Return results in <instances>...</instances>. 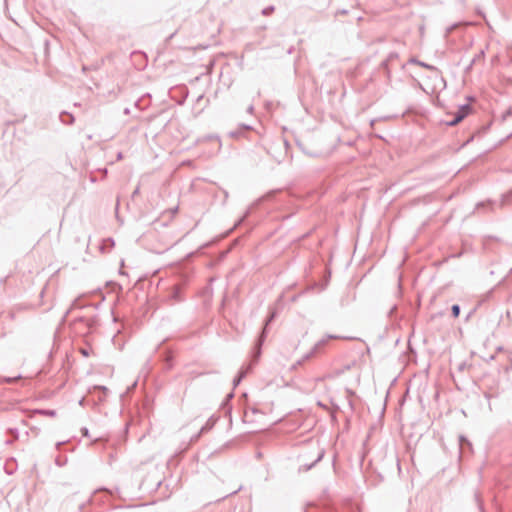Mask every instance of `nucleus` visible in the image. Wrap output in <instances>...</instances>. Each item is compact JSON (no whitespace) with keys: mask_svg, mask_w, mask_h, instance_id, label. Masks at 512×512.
I'll use <instances>...</instances> for the list:
<instances>
[{"mask_svg":"<svg viewBox=\"0 0 512 512\" xmlns=\"http://www.w3.org/2000/svg\"><path fill=\"white\" fill-rule=\"evenodd\" d=\"M121 158H122V153H118L117 159H121Z\"/></svg>","mask_w":512,"mask_h":512,"instance_id":"nucleus-37","label":"nucleus"},{"mask_svg":"<svg viewBox=\"0 0 512 512\" xmlns=\"http://www.w3.org/2000/svg\"><path fill=\"white\" fill-rule=\"evenodd\" d=\"M81 353L84 355V356H88V351L86 349H81Z\"/></svg>","mask_w":512,"mask_h":512,"instance_id":"nucleus-30","label":"nucleus"},{"mask_svg":"<svg viewBox=\"0 0 512 512\" xmlns=\"http://www.w3.org/2000/svg\"><path fill=\"white\" fill-rule=\"evenodd\" d=\"M233 396H234L233 393L228 394L227 395V401H229L231 398H233Z\"/></svg>","mask_w":512,"mask_h":512,"instance_id":"nucleus-32","label":"nucleus"},{"mask_svg":"<svg viewBox=\"0 0 512 512\" xmlns=\"http://www.w3.org/2000/svg\"><path fill=\"white\" fill-rule=\"evenodd\" d=\"M337 336H334V335H327L326 338H323L321 340H319L314 346L313 348L311 349L310 352L306 353L302 359L298 360L296 365H301L302 363H304L306 360L310 359L314 354H316L322 347H324L326 344H327V341L329 339H336Z\"/></svg>","mask_w":512,"mask_h":512,"instance_id":"nucleus-2","label":"nucleus"},{"mask_svg":"<svg viewBox=\"0 0 512 512\" xmlns=\"http://www.w3.org/2000/svg\"><path fill=\"white\" fill-rule=\"evenodd\" d=\"M35 412L38 414H41V415L49 416V417H54L56 415V411L50 410V409H38V410H35Z\"/></svg>","mask_w":512,"mask_h":512,"instance_id":"nucleus-12","label":"nucleus"},{"mask_svg":"<svg viewBox=\"0 0 512 512\" xmlns=\"http://www.w3.org/2000/svg\"><path fill=\"white\" fill-rule=\"evenodd\" d=\"M114 245H115V242H114L113 238L103 239L101 242V245H100V250L103 253L109 252L114 247Z\"/></svg>","mask_w":512,"mask_h":512,"instance_id":"nucleus-6","label":"nucleus"},{"mask_svg":"<svg viewBox=\"0 0 512 512\" xmlns=\"http://www.w3.org/2000/svg\"><path fill=\"white\" fill-rule=\"evenodd\" d=\"M13 441H14L13 439L6 440V441H5V444H6V445H11V444L13 443Z\"/></svg>","mask_w":512,"mask_h":512,"instance_id":"nucleus-31","label":"nucleus"},{"mask_svg":"<svg viewBox=\"0 0 512 512\" xmlns=\"http://www.w3.org/2000/svg\"><path fill=\"white\" fill-rule=\"evenodd\" d=\"M484 57V51L481 50L478 54L475 55V57L471 60L470 64L468 65L467 67V70H470L473 65L476 63V61H478L480 58H483Z\"/></svg>","mask_w":512,"mask_h":512,"instance_id":"nucleus-14","label":"nucleus"},{"mask_svg":"<svg viewBox=\"0 0 512 512\" xmlns=\"http://www.w3.org/2000/svg\"><path fill=\"white\" fill-rule=\"evenodd\" d=\"M471 112V106L468 104L461 105L455 113L452 120L447 122L449 126H455L460 123Z\"/></svg>","mask_w":512,"mask_h":512,"instance_id":"nucleus-3","label":"nucleus"},{"mask_svg":"<svg viewBox=\"0 0 512 512\" xmlns=\"http://www.w3.org/2000/svg\"><path fill=\"white\" fill-rule=\"evenodd\" d=\"M217 419L214 418L213 416H211L207 421L206 423L202 426L201 430H200V433H205L209 430H211L215 423H216Z\"/></svg>","mask_w":512,"mask_h":512,"instance_id":"nucleus-9","label":"nucleus"},{"mask_svg":"<svg viewBox=\"0 0 512 512\" xmlns=\"http://www.w3.org/2000/svg\"><path fill=\"white\" fill-rule=\"evenodd\" d=\"M83 402H84V399H81V400L79 401V404H80V405H83Z\"/></svg>","mask_w":512,"mask_h":512,"instance_id":"nucleus-40","label":"nucleus"},{"mask_svg":"<svg viewBox=\"0 0 512 512\" xmlns=\"http://www.w3.org/2000/svg\"><path fill=\"white\" fill-rule=\"evenodd\" d=\"M252 412H253V413H257V412H258V410H257V409H255V408H253V409H252Z\"/></svg>","mask_w":512,"mask_h":512,"instance_id":"nucleus-41","label":"nucleus"},{"mask_svg":"<svg viewBox=\"0 0 512 512\" xmlns=\"http://www.w3.org/2000/svg\"><path fill=\"white\" fill-rule=\"evenodd\" d=\"M491 204H492V203H491L490 201H487V202H479V203H477V205H476V209H480V208H482V207H485V206H487V205H491Z\"/></svg>","mask_w":512,"mask_h":512,"instance_id":"nucleus-23","label":"nucleus"},{"mask_svg":"<svg viewBox=\"0 0 512 512\" xmlns=\"http://www.w3.org/2000/svg\"><path fill=\"white\" fill-rule=\"evenodd\" d=\"M325 455V450L323 448H318L315 459L310 463H303L299 470L303 472H307L311 470L318 462H320Z\"/></svg>","mask_w":512,"mask_h":512,"instance_id":"nucleus-4","label":"nucleus"},{"mask_svg":"<svg viewBox=\"0 0 512 512\" xmlns=\"http://www.w3.org/2000/svg\"><path fill=\"white\" fill-rule=\"evenodd\" d=\"M242 127H243L244 129H247V130L251 129V126H249V125H242Z\"/></svg>","mask_w":512,"mask_h":512,"instance_id":"nucleus-33","label":"nucleus"},{"mask_svg":"<svg viewBox=\"0 0 512 512\" xmlns=\"http://www.w3.org/2000/svg\"><path fill=\"white\" fill-rule=\"evenodd\" d=\"M459 445H460V449H463L465 445L469 448L472 447L471 442L463 435L459 436Z\"/></svg>","mask_w":512,"mask_h":512,"instance_id":"nucleus-13","label":"nucleus"},{"mask_svg":"<svg viewBox=\"0 0 512 512\" xmlns=\"http://www.w3.org/2000/svg\"><path fill=\"white\" fill-rule=\"evenodd\" d=\"M275 317H276V312L271 311L270 315L265 320L264 327H263V329L258 337V340L255 344V347H254V356H253L254 362H257L261 355V347L267 337V327L270 325L271 322H273Z\"/></svg>","mask_w":512,"mask_h":512,"instance_id":"nucleus-1","label":"nucleus"},{"mask_svg":"<svg viewBox=\"0 0 512 512\" xmlns=\"http://www.w3.org/2000/svg\"><path fill=\"white\" fill-rule=\"evenodd\" d=\"M94 390H99L102 392L103 395L107 396L108 388L105 386H95Z\"/></svg>","mask_w":512,"mask_h":512,"instance_id":"nucleus-21","label":"nucleus"},{"mask_svg":"<svg viewBox=\"0 0 512 512\" xmlns=\"http://www.w3.org/2000/svg\"><path fill=\"white\" fill-rule=\"evenodd\" d=\"M75 307H77V300H75V301L73 302V304H72V308H75Z\"/></svg>","mask_w":512,"mask_h":512,"instance_id":"nucleus-34","label":"nucleus"},{"mask_svg":"<svg viewBox=\"0 0 512 512\" xmlns=\"http://www.w3.org/2000/svg\"><path fill=\"white\" fill-rule=\"evenodd\" d=\"M474 500H475V503H476L479 511L480 512H484V507H483V502L481 500V495L477 491L474 493Z\"/></svg>","mask_w":512,"mask_h":512,"instance_id":"nucleus-10","label":"nucleus"},{"mask_svg":"<svg viewBox=\"0 0 512 512\" xmlns=\"http://www.w3.org/2000/svg\"><path fill=\"white\" fill-rule=\"evenodd\" d=\"M410 62H411V63L418 64V65H420V66H422V67H425V68H427V69H429V70H435V69H436L434 66L429 65V64L424 63V62H421V61H419V60H417V59H415V58L410 59Z\"/></svg>","mask_w":512,"mask_h":512,"instance_id":"nucleus-15","label":"nucleus"},{"mask_svg":"<svg viewBox=\"0 0 512 512\" xmlns=\"http://www.w3.org/2000/svg\"><path fill=\"white\" fill-rule=\"evenodd\" d=\"M347 13H348V11H347V10H345V9H343V10H339V11L337 12V14H342V15H345V14H347Z\"/></svg>","mask_w":512,"mask_h":512,"instance_id":"nucleus-28","label":"nucleus"},{"mask_svg":"<svg viewBox=\"0 0 512 512\" xmlns=\"http://www.w3.org/2000/svg\"><path fill=\"white\" fill-rule=\"evenodd\" d=\"M139 188H136V190L133 192V195L138 194Z\"/></svg>","mask_w":512,"mask_h":512,"instance_id":"nucleus-38","label":"nucleus"},{"mask_svg":"<svg viewBox=\"0 0 512 512\" xmlns=\"http://www.w3.org/2000/svg\"><path fill=\"white\" fill-rule=\"evenodd\" d=\"M67 461H68V460H67V458H66V457H60V456H58V457H56V459H55V464H56L57 466H59V467H63V466H65V465H66Z\"/></svg>","mask_w":512,"mask_h":512,"instance_id":"nucleus-18","label":"nucleus"},{"mask_svg":"<svg viewBox=\"0 0 512 512\" xmlns=\"http://www.w3.org/2000/svg\"><path fill=\"white\" fill-rule=\"evenodd\" d=\"M164 361H165L166 369L167 370L171 369L173 366V356L170 352L166 353Z\"/></svg>","mask_w":512,"mask_h":512,"instance_id":"nucleus-11","label":"nucleus"},{"mask_svg":"<svg viewBox=\"0 0 512 512\" xmlns=\"http://www.w3.org/2000/svg\"><path fill=\"white\" fill-rule=\"evenodd\" d=\"M398 58V53L396 52H391L389 53L388 57L386 58L389 62L395 60Z\"/></svg>","mask_w":512,"mask_h":512,"instance_id":"nucleus-22","label":"nucleus"},{"mask_svg":"<svg viewBox=\"0 0 512 512\" xmlns=\"http://www.w3.org/2000/svg\"><path fill=\"white\" fill-rule=\"evenodd\" d=\"M460 310H461V309H460V306H459L458 304H454V305H452V307H451V313H452V316H453L454 318L459 317V315H460Z\"/></svg>","mask_w":512,"mask_h":512,"instance_id":"nucleus-17","label":"nucleus"},{"mask_svg":"<svg viewBox=\"0 0 512 512\" xmlns=\"http://www.w3.org/2000/svg\"><path fill=\"white\" fill-rule=\"evenodd\" d=\"M253 110H254L253 105H250V106L248 107V109H247V112H248V113H252V112H253Z\"/></svg>","mask_w":512,"mask_h":512,"instance_id":"nucleus-29","label":"nucleus"},{"mask_svg":"<svg viewBox=\"0 0 512 512\" xmlns=\"http://www.w3.org/2000/svg\"><path fill=\"white\" fill-rule=\"evenodd\" d=\"M248 214H249V212L247 211L245 213V215L238 220V222L236 223V226L240 225L244 221V219L247 217Z\"/></svg>","mask_w":512,"mask_h":512,"instance_id":"nucleus-26","label":"nucleus"},{"mask_svg":"<svg viewBox=\"0 0 512 512\" xmlns=\"http://www.w3.org/2000/svg\"><path fill=\"white\" fill-rule=\"evenodd\" d=\"M274 10H275L274 6H268L262 10V14L264 16H269L274 12Z\"/></svg>","mask_w":512,"mask_h":512,"instance_id":"nucleus-19","label":"nucleus"},{"mask_svg":"<svg viewBox=\"0 0 512 512\" xmlns=\"http://www.w3.org/2000/svg\"><path fill=\"white\" fill-rule=\"evenodd\" d=\"M491 395L488 393H485V398L490 399Z\"/></svg>","mask_w":512,"mask_h":512,"instance_id":"nucleus-36","label":"nucleus"},{"mask_svg":"<svg viewBox=\"0 0 512 512\" xmlns=\"http://www.w3.org/2000/svg\"><path fill=\"white\" fill-rule=\"evenodd\" d=\"M238 490H239V489L232 491V492L230 493V495L237 493V491H238Z\"/></svg>","mask_w":512,"mask_h":512,"instance_id":"nucleus-39","label":"nucleus"},{"mask_svg":"<svg viewBox=\"0 0 512 512\" xmlns=\"http://www.w3.org/2000/svg\"><path fill=\"white\" fill-rule=\"evenodd\" d=\"M395 309H396V306H393V307L391 308V310H390L389 314H392V313H393V311H394Z\"/></svg>","mask_w":512,"mask_h":512,"instance_id":"nucleus-35","label":"nucleus"},{"mask_svg":"<svg viewBox=\"0 0 512 512\" xmlns=\"http://www.w3.org/2000/svg\"><path fill=\"white\" fill-rule=\"evenodd\" d=\"M389 61L387 59L383 60L380 64L381 68L385 70L386 76L389 79L390 78V70H389Z\"/></svg>","mask_w":512,"mask_h":512,"instance_id":"nucleus-16","label":"nucleus"},{"mask_svg":"<svg viewBox=\"0 0 512 512\" xmlns=\"http://www.w3.org/2000/svg\"><path fill=\"white\" fill-rule=\"evenodd\" d=\"M7 433H9V434H11V435H12L13 440L18 439V437H19V432H18V430H17L16 428H9V429L7 430Z\"/></svg>","mask_w":512,"mask_h":512,"instance_id":"nucleus-20","label":"nucleus"},{"mask_svg":"<svg viewBox=\"0 0 512 512\" xmlns=\"http://www.w3.org/2000/svg\"><path fill=\"white\" fill-rule=\"evenodd\" d=\"M20 378H21V376L19 375V376L14 377V378H10V377H9V378H6V379H5V381H6L7 383H14V382H16L18 379H20Z\"/></svg>","mask_w":512,"mask_h":512,"instance_id":"nucleus-24","label":"nucleus"},{"mask_svg":"<svg viewBox=\"0 0 512 512\" xmlns=\"http://www.w3.org/2000/svg\"><path fill=\"white\" fill-rule=\"evenodd\" d=\"M81 432H82V435H83V436H85V437H88V436H89V430H88V428L83 427V428L81 429Z\"/></svg>","mask_w":512,"mask_h":512,"instance_id":"nucleus-25","label":"nucleus"},{"mask_svg":"<svg viewBox=\"0 0 512 512\" xmlns=\"http://www.w3.org/2000/svg\"><path fill=\"white\" fill-rule=\"evenodd\" d=\"M60 120L62 123L70 125L74 122V116L66 111L60 113Z\"/></svg>","mask_w":512,"mask_h":512,"instance_id":"nucleus-8","label":"nucleus"},{"mask_svg":"<svg viewBox=\"0 0 512 512\" xmlns=\"http://www.w3.org/2000/svg\"><path fill=\"white\" fill-rule=\"evenodd\" d=\"M125 113H126V114H128V113H129V109H128V108H126V109H125Z\"/></svg>","mask_w":512,"mask_h":512,"instance_id":"nucleus-42","label":"nucleus"},{"mask_svg":"<svg viewBox=\"0 0 512 512\" xmlns=\"http://www.w3.org/2000/svg\"><path fill=\"white\" fill-rule=\"evenodd\" d=\"M105 399H106V396H105V395H103V394H102V395H100V396L98 397V401H99V402H104V401H105Z\"/></svg>","mask_w":512,"mask_h":512,"instance_id":"nucleus-27","label":"nucleus"},{"mask_svg":"<svg viewBox=\"0 0 512 512\" xmlns=\"http://www.w3.org/2000/svg\"><path fill=\"white\" fill-rule=\"evenodd\" d=\"M182 288L180 285H176L173 287L172 293L170 295V298L174 302H181L183 300V297L181 295Z\"/></svg>","mask_w":512,"mask_h":512,"instance_id":"nucleus-7","label":"nucleus"},{"mask_svg":"<svg viewBox=\"0 0 512 512\" xmlns=\"http://www.w3.org/2000/svg\"><path fill=\"white\" fill-rule=\"evenodd\" d=\"M251 370V365L248 367H242L238 372V375L233 379L234 388L237 387L241 381L247 376L249 371Z\"/></svg>","mask_w":512,"mask_h":512,"instance_id":"nucleus-5","label":"nucleus"}]
</instances>
